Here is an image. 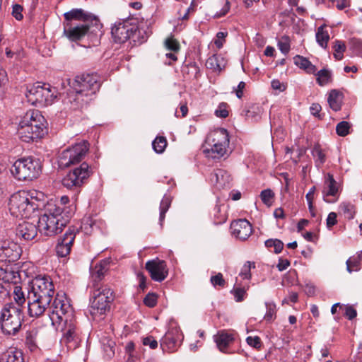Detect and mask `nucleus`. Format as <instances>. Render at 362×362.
Wrapping results in <instances>:
<instances>
[{"label":"nucleus","instance_id":"obj_61","mask_svg":"<svg viewBox=\"0 0 362 362\" xmlns=\"http://www.w3.org/2000/svg\"><path fill=\"white\" fill-rule=\"evenodd\" d=\"M143 344L154 349L158 346V341L152 336H148L143 339Z\"/></svg>","mask_w":362,"mask_h":362},{"label":"nucleus","instance_id":"obj_14","mask_svg":"<svg viewBox=\"0 0 362 362\" xmlns=\"http://www.w3.org/2000/svg\"><path fill=\"white\" fill-rule=\"evenodd\" d=\"M21 252V247L16 242L6 238L0 239L1 262H15L20 258Z\"/></svg>","mask_w":362,"mask_h":362},{"label":"nucleus","instance_id":"obj_21","mask_svg":"<svg viewBox=\"0 0 362 362\" xmlns=\"http://www.w3.org/2000/svg\"><path fill=\"white\" fill-rule=\"evenodd\" d=\"M75 236L74 229L69 228L63 237L59 240L56 246V252L59 257H64L69 255Z\"/></svg>","mask_w":362,"mask_h":362},{"label":"nucleus","instance_id":"obj_57","mask_svg":"<svg viewBox=\"0 0 362 362\" xmlns=\"http://www.w3.org/2000/svg\"><path fill=\"white\" fill-rule=\"evenodd\" d=\"M271 86L273 90L278 91V93L284 92L286 89V84L284 83H281L278 79H274L271 82Z\"/></svg>","mask_w":362,"mask_h":362},{"label":"nucleus","instance_id":"obj_46","mask_svg":"<svg viewBox=\"0 0 362 362\" xmlns=\"http://www.w3.org/2000/svg\"><path fill=\"white\" fill-rule=\"evenodd\" d=\"M346 263V269L349 273L360 269V260L356 257H350Z\"/></svg>","mask_w":362,"mask_h":362},{"label":"nucleus","instance_id":"obj_63","mask_svg":"<svg viewBox=\"0 0 362 362\" xmlns=\"http://www.w3.org/2000/svg\"><path fill=\"white\" fill-rule=\"evenodd\" d=\"M337 214L335 212H330L327 218L326 223L328 228H331L337 223Z\"/></svg>","mask_w":362,"mask_h":362},{"label":"nucleus","instance_id":"obj_27","mask_svg":"<svg viewBox=\"0 0 362 362\" xmlns=\"http://www.w3.org/2000/svg\"><path fill=\"white\" fill-rule=\"evenodd\" d=\"M26 289L29 288L25 287L23 289L21 285L14 286L12 288L14 307L20 308L23 311L26 302L28 303V292Z\"/></svg>","mask_w":362,"mask_h":362},{"label":"nucleus","instance_id":"obj_2","mask_svg":"<svg viewBox=\"0 0 362 362\" xmlns=\"http://www.w3.org/2000/svg\"><path fill=\"white\" fill-rule=\"evenodd\" d=\"M44 206V194L37 190H21L14 193L9 199L8 208L12 216L28 218Z\"/></svg>","mask_w":362,"mask_h":362},{"label":"nucleus","instance_id":"obj_38","mask_svg":"<svg viewBox=\"0 0 362 362\" xmlns=\"http://www.w3.org/2000/svg\"><path fill=\"white\" fill-rule=\"evenodd\" d=\"M332 81V73L329 70L323 69L317 74V82L321 86H325Z\"/></svg>","mask_w":362,"mask_h":362},{"label":"nucleus","instance_id":"obj_32","mask_svg":"<svg viewBox=\"0 0 362 362\" xmlns=\"http://www.w3.org/2000/svg\"><path fill=\"white\" fill-rule=\"evenodd\" d=\"M343 95L342 93L337 90H332L328 95L327 102L329 107L334 111H339L341 107Z\"/></svg>","mask_w":362,"mask_h":362},{"label":"nucleus","instance_id":"obj_30","mask_svg":"<svg viewBox=\"0 0 362 362\" xmlns=\"http://www.w3.org/2000/svg\"><path fill=\"white\" fill-rule=\"evenodd\" d=\"M326 188L323 191L324 200L328 203L334 202L336 200L330 201L327 199V197L332 196L335 197L338 194L337 183L334 179V177L331 174H328L325 180Z\"/></svg>","mask_w":362,"mask_h":362},{"label":"nucleus","instance_id":"obj_39","mask_svg":"<svg viewBox=\"0 0 362 362\" xmlns=\"http://www.w3.org/2000/svg\"><path fill=\"white\" fill-rule=\"evenodd\" d=\"M171 204V197L168 195H164L163 197L160 204V217L159 221L160 223V225H162V222L163 221L165 218V213L168 211L169 207Z\"/></svg>","mask_w":362,"mask_h":362},{"label":"nucleus","instance_id":"obj_64","mask_svg":"<svg viewBox=\"0 0 362 362\" xmlns=\"http://www.w3.org/2000/svg\"><path fill=\"white\" fill-rule=\"evenodd\" d=\"M246 291L244 288H234V296L237 302L243 300Z\"/></svg>","mask_w":362,"mask_h":362},{"label":"nucleus","instance_id":"obj_6","mask_svg":"<svg viewBox=\"0 0 362 362\" xmlns=\"http://www.w3.org/2000/svg\"><path fill=\"white\" fill-rule=\"evenodd\" d=\"M10 171L14 178L19 181H32L41 174L42 164L38 158L23 157L13 163Z\"/></svg>","mask_w":362,"mask_h":362},{"label":"nucleus","instance_id":"obj_23","mask_svg":"<svg viewBox=\"0 0 362 362\" xmlns=\"http://www.w3.org/2000/svg\"><path fill=\"white\" fill-rule=\"evenodd\" d=\"M91 13L82 8H73L64 14V21L63 23L75 24V21H86L92 19Z\"/></svg>","mask_w":362,"mask_h":362},{"label":"nucleus","instance_id":"obj_19","mask_svg":"<svg viewBox=\"0 0 362 362\" xmlns=\"http://www.w3.org/2000/svg\"><path fill=\"white\" fill-rule=\"evenodd\" d=\"M26 115H33L30 121L35 134H37V139L42 138L47 133V122L45 118L38 110H29Z\"/></svg>","mask_w":362,"mask_h":362},{"label":"nucleus","instance_id":"obj_16","mask_svg":"<svg viewBox=\"0 0 362 362\" xmlns=\"http://www.w3.org/2000/svg\"><path fill=\"white\" fill-rule=\"evenodd\" d=\"M145 268L150 274L151 278L158 282L163 281L168 274L165 262L158 258L148 261Z\"/></svg>","mask_w":362,"mask_h":362},{"label":"nucleus","instance_id":"obj_20","mask_svg":"<svg viewBox=\"0 0 362 362\" xmlns=\"http://www.w3.org/2000/svg\"><path fill=\"white\" fill-rule=\"evenodd\" d=\"M64 323L65 328L62 341L66 344L68 349H75L80 342L76 326L73 322V320Z\"/></svg>","mask_w":362,"mask_h":362},{"label":"nucleus","instance_id":"obj_26","mask_svg":"<svg viewBox=\"0 0 362 362\" xmlns=\"http://www.w3.org/2000/svg\"><path fill=\"white\" fill-rule=\"evenodd\" d=\"M109 262L106 259L100 261L98 264H95L90 270L91 278L93 280V287H100V281L103 279L105 274L108 269Z\"/></svg>","mask_w":362,"mask_h":362},{"label":"nucleus","instance_id":"obj_50","mask_svg":"<svg viewBox=\"0 0 362 362\" xmlns=\"http://www.w3.org/2000/svg\"><path fill=\"white\" fill-rule=\"evenodd\" d=\"M278 47L284 54H287L290 50V42L287 37H282L278 42Z\"/></svg>","mask_w":362,"mask_h":362},{"label":"nucleus","instance_id":"obj_4","mask_svg":"<svg viewBox=\"0 0 362 362\" xmlns=\"http://www.w3.org/2000/svg\"><path fill=\"white\" fill-rule=\"evenodd\" d=\"M44 213L38 219V230L46 236H54L61 233L69 220V216L62 214L61 209L53 202L44 204Z\"/></svg>","mask_w":362,"mask_h":362},{"label":"nucleus","instance_id":"obj_29","mask_svg":"<svg viewBox=\"0 0 362 362\" xmlns=\"http://www.w3.org/2000/svg\"><path fill=\"white\" fill-rule=\"evenodd\" d=\"M233 334L226 330H221L214 336V341L217 347L222 352L225 351V349L233 341Z\"/></svg>","mask_w":362,"mask_h":362},{"label":"nucleus","instance_id":"obj_58","mask_svg":"<svg viewBox=\"0 0 362 362\" xmlns=\"http://www.w3.org/2000/svg\"><path fill=\"white\" fill-rule=\"evenodd\" d=\"M247 344L252 347L259 349L262 346L261 339L259 337H247L246 339Z\"/></svg>","mask_w":362,"mask_h":362},{"label":"nucleus","instance_id":"obj_12","mask_svg":"<svg viewBox=\"0 0 362 362\" xmlns=\"http://www.w3.org/2000/svg\"><path fill=\"white\" fill-rule=\"evenodd\" d=\"M207 143L211 148L207 150L214 158H219L226 153L229 144V136L226 129L220 128L212 132L207 137Z\"/></svg>","mask_w":362,"mask_h":362},{"label":"nucleus","instance_id":"obj_44","mask_svg":"<svg viewBox=\"0 0 362 362\" xmlns=\"http://www.w3.org/2000/svg\"><path fill=\"white\" fill-rule=\"evenodd\" d=\"M49 202H53L56 205H57L61 210L62 211V214L64 216H68L67 214H71V210L67 211L65 208V205L69 203V199L67 196H62L59 200H50Z\"/></svg>","mask_w":362,"mask_h":362},{"label":"nucleus","instance_id":"obj_45","mask_svg":"<svg viewBox=\"0 0 362 362\" xmlns=\"http://www.w3.org/2000/svg\"><path fill=\"white\" fill-rule=\"evenodd\" d=\"M350 124L348 122H340L336 127L337 134L340 136H345L349 134Z\"/></svg>","mask_w":362,"mask_h":362},{"label":"nucleus","instance_id":"obj_7","mask_svg":"<svg viewBox=\"0 0 362 362\" xmlns=\"http://www.w3.org/2000/svg\"><path fill=\"white\" fill-rule=\"evenodd\" d=\"M24 313L20 308L14 307L13 302L6 303L0 312L1 329L5 334L15 335L22 327Z\"/></svg>","mask_w":362,"mask_h":362},{"label":"nucleus","instance_id":"obj_51","mask_svg":"<svg viewBox=\"0 0 362 362\" xmlns=\"http://www.w3.org/2000/svg\"><path fill=\"white\" fill-rule=\"evenodd\" d=\"M167 49L177 52L180 49L179 42L173 37L168 38L165 42Z\"/></svg>","mask_w":362,"mask_h":362},{"label":"nucleus","instance_id":"obj_48","mask_svg":"<svg viewBox=\"0 0 362 362\" xmlns=\"http://www.w3.org/2000/svg\"><path fill=\"white\" fill-rule=\"evenodd\" d=\"M267 312L264 318L267 321H271L276 314V305L273 303H265Z\"/></svg>","mask_w":362,"mask_h":362},{"label":"nucleus","instance_id":"obj_62","mask_svg":"<svg viewBox=\"0 0 362 362\" xmlns=\"http://www.w3.org/2000/svg\"><path fill=\"white\" fill-rule=\"evenodd\" d=\"M22 11H23V7L19 4H15L13 6L12 15L16 20L21 21L23 18Z\"/></svg>","mask_w":362,"mask_h":362},{"label":"nucleus","instance_id":"obj_31","mask_svg":"<svg viewBox=\"0 0 362 362\" xmlns=\"http://www.w3.org/2000/svg\"><path fill=\"white\" fill-rule=\"evenodd\" d=\"M23 352L16 348H10L0 356V362H23Z\"/></svg>","mask_w":362,"mask_h":362},{"label":"nucleus","instance_id":"obj_54","mask_svg":"<svg viewBox=\"0 0 362 362\" xmlns=\"http://www.w3.org/2000/svg\"><path fill=\"white\" fill-rule=\"evenodd\" d=\"M8 81L6 71L0 67V95L4 93Z\"/></svg>","mask_w":362,"mask_h":362},{"label":"nucleus","instance_id":"obj_47","mask_svg":"<svg viewBox=\"0 0 362 362\" xmlns=\"http://www.w3.org/2000/svg\"><path fill=\"white\" fill-rule=\"evenodd\" d=\"M255 267V263L251 262H247L242 267L240 272V276L243 279H250L251 278L250 270L251 268Z\"/></svg>","mask_w":362,"mask_h":362},{"label":"nucleus","instance_id":"obj_59","mask_svg":"<svg viewBox=\"0 0 362 362\" xmlns=\"http://www.w3.org/2000/svg\"><path fill=\"white\" fill-rule=\"evenodd\" d=\"M344 309V315L349 320H351L354 319L357 315L356 310L353 308V306L347 305L343 307Z\"/></svg>","mask_w":362,"mask_h":362},{"label":"nucleus","instance_id":"obj_33","mask_svg":"<svg viewBox=\"0 0 362 362\" xmlns=\"http://www.w3.org/2000/svg\"><path fill=\"white\" fill-rule=\"evenodd\" d=\"M294 64L300 69H304L308 74H314L317 69L307 58L296 55L293 58Z\"/></svg>","mask_w":362,"mask_h":362},{"label":"nucleus","instance_id":"obj_43","mask_svg":"<svg viewBox=\"0 0 362 362\" xmlns=\"http://www.w3.org/2000/svg\"><path fill=\"white\" fill-rule=\"evenodd\" d=\"M265 246L268 248L274 247V252L280 253L284 247V243L279 239H269L265 241Z\"/></svg>","mask_w":362,"mask_h":362},{"label":"nucleus","instance_id":"obj_3","mask_svg":"<svg viewBox=\"0 0 362 362\" xmlns=\"http://www.w3.org/2000/svg\"><path fill=\"white\" fill-rule=\"evenodd\" d=\"M100 85V78L96 74L77 76L71 83L74 91L68 98V102L72 104L71 107L77 109L90 101Z\"/></svg>","mask_w":362,"mask_h":362},{"label":"nucleus","instance_id":"obj_49","mask_svg":"<svg viewBox=\"0 0 362 362\" xmlns=\"http://www.w3.org/2000/svg\"><path fill=\"white\" fill-rule=\"evenodd\" d=\"M274 196V194L270 189H264L260 194L262 202L267 205L271 204Z\"/></svg>","mask_w":362,"mask_h":362},{"label":"nucleus","instance_id":"obj_56","mask_svg":"<svg viewBox=\"0 0 362 362\" xmlns=\"http://www.w3.org/2000/svg\"><path fill=\"white\" fill-rule=\"evenodd\" d=\"M210 281L214 287L217 286L223 287L226 284L221 273H218L216 275L211 276Z\"/></svg>","mask_w":362,"mask_h":362},{"label":"nucleus","instance_id":"obj_42","mask_svg":"<svg viewBox=\"0 0 362 362\" xmlns=\"http://www.w3.org/2000/svg\"><path fill=\"white\" fill-rule=\"evenodd\" d=\"M334 52V57L337 60H341L343 58V54L346 49L345 44L341 40H336L333 47Z\"/></svg>","mask_w":362,"mask_h":362},{"label":"nucleus","instance_id":"obj_24","mask_svg":"<svg viewBox=\"0 0 362 362\" xmlns=\"http://www.w3.org/2000/svg\"><path fill=\"white\" fill-rule=\"evenodd\" d=\"M38 226L26 221L19 223L16 228V235L25 240H33L37 233Z\"/></svg>","mask_w":362,"mask_h":362},{"label":"nucleus","instance_id":"obj_28","mask_svg":"<svg viewBox=\"0 0 362 362\" xmlns=\"http://www.w3.org/2000/svg\"><path fill=\"white\" fill-rule=\"evenodd\" d=\"M210 180L212 183L218 187H225L230 185L231 181L230 175L223 169H216L211 174Z\"/></svg>","mask_w":362,"mask_h":362},{"label":"nucleus","instance_id":"obj_55","mask_svg":"<svg viewBox=\"0 0 362 362\" xmlns=\"http://www.w3.org/2000/svg\"><path fill=\"white\" fill-rule=\"evenodd\" d=\"M144 303L149 308H153L157 303V296L153 293L147 294L144 299Z\"/></svg>","mask_w":362,"mask_h":362},{"label":"nucleus","instance_id":"obj_36","mask_svg":"<svg viewBox=\"0 0 362 362\" xmlns=\"http://www.w3.org/2000/svg\"><path fill=\"white\" fill-rule=\"evenodd\" d=\"M325 27L321 25L318 28L316 33V40L317 43L323 48H326L327 42L329 40V35L327 30H325Z\"/></svg>","mask_w":362,"mask_h":362},{"label":"nucleus","instance_id":"obj_52","mask_svg":"<svg viewBox=\"0 0 362 362\" xmlns=\"http://www.w3.org/2000/svg\"><path fill=\"white\" fill-rule=\"evenodd\" d=\"M12 288L7 284H4V281H0V301L6 300L11 293Z\"/></svg>","mask_w":362,"mask_h":362},{"label":"nucleus","instance_id":"obj_37","mask_svg":"<svg viewBox=\"0 0 362 362\" xmlns=\"http://www.w3.org/2000/svg\"><path fill=\"white\" fill-rule=\"evenodd\" d=\"M340 211L344 214L346 218L351 220L353 219L356 214V208L354 204L350 202H342L339 205Z\"/></svg>","mask_w":362,"mask_h":362},{"label":"nucleus","instance_id":"obj_8","mask_svg":"<svg viewBox=\"0 0 362 362\" xmlns=\"http://www.w3.org/2000/svg\"><path fill=\"white\" fill-rule=\"evenodd\" d=\"M49 318L52 325L56 329L62 322H67L74 318V310L70 304L69 299L65 294L57 293L52 302L48 306Z\"/></svg>","mask_w":362,"mask_h":362},{"label":"nucleus","instance_id":"obj_10","mask_svg":"<svg viewBox=\"0 0 362 362\" xmlns=\"http://www.w3.org/2000/svg\"><path fill=\"white\" fill-rule=\"evenodd\" d=\"M28 101L35 105H47L56 98V90L49 84L36 83L27 91Z\"/></svg>","mask_w":362,"mask_h":362},{"label":"nucleus","instance_id":"obj_5","mask_svg":"<svg viewBox=\"0 0 362 362\" xmlns=\"http://www.w3.org/2000/svg\"><path fill=\"white\" fill-rule=\"evenodd\" d=\"M149 33L139 24L136 19L117 22L111 29L112 37L118 43L131 40L134 43L141 44L147 40Z\"/></svg>","mask_w":362,"mask_h":362},{"label":"nucleus","instance_id":"obj_13","mask_svg":"<svg viewBox=\"0 0 362 362\" xmlns=\"http://www.w3.org/2000/svg\"><path fill=\"white\" fill-rule=\"evenodd\" d=\"M90 173V166L83 162L79 167L75 168L64 176L62 181V185L68 189L79 187L89 177Z\"/></svg>","mask_w":362,"mask_h":362},{"label":"nucleus","instance_id":"obj_15","mask_svg":"<svg viewBox=\"0 0 362 362\" xmlns=\"http://www.w3.org/2000/svg\"><path fill=\"white\" fill-rule=\"evenodd\" d=\"M181 339L180 329L176 326L170 327L160 341V347L164 352H174L180 345Z\"/></svg>","mask_w":362,"mask_h":362},{"label":"nucleus","instance_id":"obj_40","mask_svg":"<svg viewBox=\"0 0 362 362\" xmlns=\"http://www.w3.org/2000/svg\"><path fill=\"white\" fill-rule=\"evenodd\" d=\"M152 146L157 153H162L167 146V140L164 136H157L152 142Z\"/></svg>","mask_w":362,"mask_h":362},{"label":"nucleus","instance_id":"obj_1","mask_svg":"<svg viewBox=\"0 0 362 362\" xmlns=\"http://www.w3.org/2000/svg\"><path fill=\"white\" fill-rule=\"evenodd\" d=\"M28 292V313L31 317L42 315L50 305L55 293L50 276L38 275L32 281Z\"/></svg>","mask_w":362,"mask_h":362},{"label":"nucleus","instance_id":"obj_9","mask_svg":"<svg viewBox=\"0 0 362 362\" xmlns=\"http://www.w3.org/2000/svg\"><path fill=\"white\" fill-rule=\"evenodd\" d=\"M93 288L89 311L93 317H97L105 315L110 310L115 296L112 289L107 285Z\"/></svg>","mask_w":362,"mask_h":362},{"label":"nucleus","instance_id":"obj_22","mask_svg":"<svg viewBox=\"0 0 362 362\" xmlns=\"http://www.w3.org/2000/svg\"><path fill=\"white\" fill-rule=\"evenodd\" d=\"M230 230L232 235L241 240L247 239L252 232V226L246 219L233 221L230 224Z\"/></svg>","mask_w":362,"mask_h":362},{"label":"nucleus","instance_id":"obj_60","mask_svg":"<svg viewBox=\"0 0 362 362\" xmlns=\"http://www.w3.org/2000/svg\"><path fill=\"white\" fill-rule=\"evenodd\" d=\"M259 110L258 107H251L249 110H247L245 113V117L247 119H257V117H259Z\"/></svg>","mask_w":362,"mask_h":362},{"label":"nucleus","instance_id":"obj_35","mask_svg":"<svg viewBox=\"0 0 362 362\" xmlns=\"http://www.w3.org/2000/svg\"><path fill=\"white\" fill-rule=\"evenodd\" d=\"M312 156L315 159V166L317 168H321L326 161V155L319 144H315L312 151Z\"/></svg>","mask_w":362,"mask_h":362},{"label":"nucleus","instance_id":"obj_41","mask_svg":"<svg viewBox=\"0 0 362 362\" xmlns=\"http://www.w3.org/2000/svg\"><path fill=\"white\" fill-rule=\"evenodd\" d=\"M349 49L357 56H362V40L353 37L350 39Z\"/></svg>","mask_w":362,"mask_h":362},{"label":"nucleus","instance_id":"obj_34","mask_svg":"<svg viewBox=\"0 0 362 362\" xmlns=\"http://www.w3.org/2000/svg\"><path fill=\"white\" fill-rule=\"evenodd\" d=\"M100 343L103 346L105 354L107 358H111L115 355V342L109 337H103L100 339Z\"/></svg>","mask_w":362,"mask_h":362},{"label":"nucleus","instance_id":"obj_17","mask_svg":"<svg viewBox=\"0 0 362 362\" xmlns=\"http://www.w3.org/2000/svg\"><path fill=\"white\" fill-rule=\"evenodd\" d=\"M88 30L89 26L86 23H63V35L72 42L81 40L88 33Z\"/></svg>","mask_w":362,"mask_h":362},{"label":"nucleus","instance_id":"obj_11","mask_svg":"<svg viewBox=\"0 0 362 362\" xmlns=\"http://www.w3.org/2000/svg\"><path fill=\"white\" fill-rule=\"evenodd\" d=\"M88 148V142L83 140L64 150L59 156V166L66 168L79 163L85 157Z\"/></svg>","mask_w":362,"mask_h":362},{"label":"nucleus","instance_id":"obj_53","mask_svg":"<svg viewBox=\"0 0 362 362\" xmlns=\"http://www.w3.org/2000/svg\"><path fill=\"white\" fill-rule=\"evenodd\" d=\"M228 105L226 103H221L215 111V115L218 117L226 118L228 115Z\"/></svg>","mask_w":362,"mask_h":362},{"label":"nucleus","instance_id":"obj_18","mask_svg":"<svg viewBox=\"0 0 362 362\" xmlns=\"http://www.w3.org/2000/svg\"><path fill=\"white\" fill-rule=\"evenodd\" d=\"M33 115L25 114L18 122L17 134L18 137L25 142H30L37 139V134H35L31 127L30 121Z\"/></svg>","mask_w":362,"mask_h":362},{"label":"nucleus","instance_id":"obj_25","mask_svg":"<svg viewBox=\"0 0 362 362\" xmlns=\"http://www.w3.org/2000/svg\"><path fill=\"white\" fill-rule=\"evenodd\" d=\"M10 288L18 286L21 283V276L18 270L10 266L2 267L1 281Z\"/></svg>","mask_w":362,"mask_h":362}]
</instances>
